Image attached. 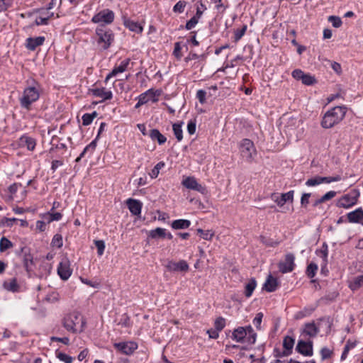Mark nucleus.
Masks as SVG:
<instances>
[{"mask_svg":"<svg viewBox=\"0 0 363 363\" xmlns=\"http://www.w3.org/2000/svg\"><path fill=\"white\" fill-rule=\"evenodd\" d=\"M61 325L68 333L80 334L86 328V320L80 312L72 311L64 314Z\"/></svg>","mask_w":363,"mask_h":363,"instance_id":"f257e3e1","label":"nucleus"},{"mask_svg":"<svg viewBox=\"0 0 363 363\" xmlns=\"http://www.w3.org/2000/svg\"><path fill=\"white\" fill-rule=\"evenodd\" d=\"M91 38L98 49L104 51L110 48L113 43L115 35L111 28L104 25H99L96 28L95 33Z\"/></svg>","mask_w":363,"mask_h":363,"instance_id":"f03ea898","label":"nucleus"},{"mask_svg":"<svg viewBox=\"0 0 363 363\" xmlns=\"http://www.w3.org/2000/svg\"><path fill=\"white\" fill-rule=\"evenodd\" d=\"M347 108L345 106H337L328 110L321 120V126L330 129L340 123L345 118Z\"/></svg>","mask_w":363,"mask_h":363,"instance_id":"7ed1b4c3","label":"nucleus"},{"mask_svg":"<svg viewBox=\"0 0 363 363\" xmlns=\"http://www.w3.org/2000/svg\"><path fill=\"white\" fill-rule=\"evenodd\" d=\"M40 85L36 81H33L31 85L27 86L19 97V103L21 108L26 111H30L32 105L38 101L40 96Z\"/></svg>","mask_w":363,"mask_h":363,"instance_id":"20e7f679","label":"nucleus"},{"mask_svg":"<svg viewBox=\"0 0 363 363\" xmlns=\"http://www.w3.org/2000/svg\"><path fill=\"white\" fill-rule=\"evenodd\" d=\"M114 19V12L108 9H106L94 15L91 21L94 23H101L100 25L105 26L111 24Z\"/></svg>","mask_w":363,"mask_h":363,"instance_id":"39448f33","label":"nucleus"},{"mask_svg":"<svg viewBox=\"0 0 363 363\" xmlns=\"http://www.w3.org/2000/svg\"><path fill=\"white\" fill-rule=\"evenodd\" d=\"M239 148L241 155L247 161H252L257 154V151L253 142L247 138L241 140Z\"/></svg>","mask_w":363,"mask_h":363,"instance_id":"423d86ee","label":"nucleus"},{"mask_svg":"<svg viewBox=\"0 0 363 363\" xmlns=\"http://www.w3.org/2000/svg\"><path fill=\"white\" fill-rule=\"evenodd\" d=\"M130 59L125 58L119 64H116L112 70L106 75L104 82L106 84L111 78L117 77L119 74L130 69Z\"/></svg>","mask_w":363,"mask_h":363,"instance_id":"0eeeda50","label":"nucleus"},{"mask_svg":"<svg viewBox=\"0 0 363 363\" xmlns=\"http://www.w3.org/2000/svg\"><path fill=\"white\" fill-rule=\"evenodd\" d=\"M359 195V192L354 190L352 192L342 196L337 200V206L344 208L352 207L357 203Z\"/></svg>","mask_w":363,"mask_h":363,"instance_id":"6e6552de","label":"nucleus"},{"mask_svg":"<svg viewBox=\"0 0 363 363\" xmlns=\"http://www.w3.org/2000/svg\"><path fill=\"white\" fill-rule=\"evenodd\" d=\"M57 274L61 279L67 280L72 274V269L70 267V262L67 257H64L57 266Z\"/></svg>","mask_w":363,"mask_h":363,"instance_id":"1a4fd4ad","label":"nucleus"},{"mask_svg":"<svg viewBox=\"0 0 363 363\" xmlns=\"http://www.w3.org/2000/svg\"><path fill=\"white\" fill-rule=\"evenodd\" d=\"M113 347L121 353L130 355L138 349V345L135 342L129 341L114 343Z\"/></svg>","mask_w":363,"mask_h":363,"instance_id":"9d476101","label":"nucleus"},{"mask_svg":"<svg viewBox=\"0 0 363 363\" xmlns=\"http://www.w3.org/2000/svg\"><path fill=\"white\" fill-rule=\"evenodd\" d=\"M294 259L295 257L293 254H286L284 260L279 263V271L283 274L292 272L295 267Z\"/></svg>","mask_w":363,"mask_h":363,"instance_id":"9b49d317","label":"nucleus"},{"mask_svg":"<svg viewBox=\"0 0 363 363\" xmlns=\"http://www.w3.org/2000/svg\"><path fill=\"white\" fill-rule=\"evenodd\" d=\"M165 267L169 272H186L189 269V267L186 261L179 260V262H174L173 260L168 261Z\"/></svg>","mask_w":363,"mask_h":363,"instance_id":"f8f14e48","label":"nucleus"},{"mask_svg":"<svg viewBox=\"0 0 363 363\" xmlns=\"http://www.w3.org/2000/svg\"><path fill=\"white\" fill-rule=\"evenodd\" d=\"M182 184L186 189L197 191L202 194H205L207 191L206 188L199 184L196 179L193 177L185 178L183 179Z\"/></svg>","mask_w":363,"mask_h":363,"instance_id":"ddd939ff","label":"nucleus"},{"mask_svg":"<svg viewBox=\"0 0 363 363\" xmlns=\"http://www.w3.org/2000/svg\"><path fill=\"white\" fill-rule=\"evenodd\" d=\"M294 342L295 340L294 338L290 336H286L283 340L284 350L282 352L274 350V352H277L275 356L277 357H283L290 355L292 353Z\"/></svg>","mask_w":363,"mask_h":363,"instance_id":"4468645a","label":"nucleus"},{"mask_svg":"<svg viewBox=\"0 0 363 363\" xmlns=\"http://www.w3.org/2000/svg\"><path fill=\"white\" fill-rule=\"evenodd\" d=\"M90 92L94 96L101 99V102L111 100L113 98L112 91L105 87L93 88L90 89Z\"/></svg>","mask_w":363,"mask_h":363,"instance_id":"2eb2a0df","label":"nucleus"},{"mask_svg":"<svg viewBox=\"0 0 363 363\" xmlns=\"http://www.w3.org/2000/svg\"><path fill=\"white\" fill-rule=\"evenodd\" d=\"M123 24L131 32L137 34H142L143 32V24L134 21L128 17L123 18Z\"/></svg>","mask_w":363,"mask_h":363,"instance_id":"dca6fc26","label":"nucleus"},{"mask_svg":"<svg viewBox=\"0 0 363 363\" xmlns=\"http://www.w3.org/2000/svg\"><path fill=\"white\" fill-rule=\"evenodd\" d=\"M125 203L133 216H140L143 208V203L140 201L130 198L126 200Z\"/></svg>","mask_w":363,"mask_h":363,"instance_id":"f3484780","label":"nucleus"},{"mask_svg":"<svg viewBox=\"0 0 363 363\" xmlns=\"http://www.w3.org/2000/svg\"><path fill=\"white\" fill-rule=\"evenodd\" d=\"M294 191L291 190L287 193L281 194V196H277L276 194L271 195V199L277 203L280 207L283 206L287 201H292L294 199Z\"/></svg>","mask_w":363,"mask_h":363,"instance_id":"a211bd4d","label":"nucleus"},{"mask_svg":"<svg viewBox=\"0 0 363 363\" xmlns=\"http://www.w3.org/2000/svg\"><path fill=\"white\" fill-rule=\"evenodd\" d=\"M18 143L20 147H26L29 151H33L35 149L37 141L34 138L24 134L19 138Z\"/></svg>","mask_w":363,"mask_h":363,"instance_id":"6ab92c4d","label":"nucleus"},{"mask_svg":"<svg viewBox=\"0 0 363 363\" xmlns=\"http://www.w3.org/2000/svg\"><path fill=\"white\" fill-rule=\"evenodd\" d=\"M45 40L44 36H38L35 38H28L26 40V48L31 51H34L38 46L43 45Z\"/></svg>","mask_w":363,"mask_h":363,"instance_id":"aec40b11","label":"nucleus"},{"mask_svg":"<svg viewBox=\"0 0 363 363\" xmlns=\"http://www.w3.org/2000/svg\"><path fill=\"white\" fill-rule=\"evenodd\" d=\"M296 351L304 355L311 356L312 354V344L310 342L299 340L296 347Z\"/></svg>","mask_w":363,"mask_h":363,"instance_id":"412c9836","label":"nucleus"},{"mask_svg":"<svg viewBox=\"0 0 363 363\" xmlns=\"http://www.w3.org/2000/svg\"><path fill=\"white\" fill-rule=\"evenodd\" d=\"M347 216L350 223H361L363 225V210L362 208L348 213Z\"/></svg>","mask_w":363,"mask_h":363,"instance_id":"4be33fe9","label":"nucleus"},{"mask_svg":"<svg viewBox=\"0 0 363 363\" xmlns=\"http://www.w3.org/2000/svg\"><path fill=\"white\" fill-rule=\"evenodd\" d=\"M247 333L244 327H238L234 329L231 338L237 342H247Z\"/></svg>","mask_w":363,"mask_h":363,"instance_id":"5701e85b","label":"nucleus"},{"mask_svg":"<svg viewBox=\"0 0 363 363\" xmlns=\"http://www.w3.org/2000/svg\"><path fill=\"white\" fill-rule=\"evenodd\" d=\"M148 135L152 141H157L160 145L164 144L167 141V138L157 129H151Z\"/></svg>","mask_w":363,"mask_h":363,"instance_id":"b1692460","label":"nucleus"},{"mask_svg":"<svg viewBox=\"0 0 363 363\" xmlns=\"http://www.w3.org/2000/svg\"><path fill=\"white\" fill-rule=\"evenodd\" d=\"M278 284L277 279L269 275L264 284V289L268 292H273L277 290Z\"/></svg>","mask_w":363,"mask_h":363,"instance_id":"393cba45","label":"nucleus"},{"mask_svg":"<svg viewBox=\"0 0 363 363\" xmlns=\"http://www.w3.org/2000/svg\"><path fill=\"white\" fill-rule=\"evenodd\" d=\"M333 320L330 317L323 318L319 319V330L328 334L330 331Z\"/></svg>","mask_w":363,"mask_h":363,"instance_id":"a878e982","label":"nucleus"},{"mask_svg":"<svg viewBox=\"0 0 363 363\" xmlns=\"http://www.w3.org/2000/svg\"><path fill=\"white\" fill-rule=\"evenodd\" d=\"M3 286L5 289L11 292H17L19 290V285L16 278L5 281Z\"/></svg>","mask_w":363,"mask_h":363,"instance_id":"bb28decb","label":"nucleus"},{"mask_svg":"<svg viewBox=\"0 0 363 363\" xmlns=\"http://www.w3.org/2000/svg\"><path fill=\"white\" fill-rule=\"evenodd\" d=\"M191 225V221L186 219H178L174 220L171 226L173 229L179 230V229H186Z\"/></svg>","mask_w":363,"mask_h":363,"instance_id":"cd10ccee","label":"nucleus"},{"mask_svg":"<svg viewBox=\"0 0 363 363\" xmlns=\"http://www.w3.org/2000/svg\"><path fill=\"white\" fill-rule=\"evenodd\" d=\"M182 125L183 122L175 123L172 125V130L178 142L182 141L183 139Z\"/></svg>","mask_w":363,"mask_h":363,"instance_id":"c85d7f7f","label":"nucleus"},{"mask_svg":"<svg viewBox=\"0 0 363 363\" xmlns=\"http://www.w3.org/2000/svg\"><path fill=\"white\" fill-rule=\"evenodd\" d=\"M245 328V331L247 333V343L249 345H254L256 342L257 334L255 333L251 325H247L244 327Z\"/></svg>","mask_w":363,"mask_h":363,"instance_id":"c756f323","label":"nucleus"},{"mask_svg":"<svg viewBox=\"0 0 363 363\" xmlns=\"http://www.w3.org/2000/svg\"><path fill=\"white\" fill-rule=\"evenodd\" d=\"M257 286V281L255 279L252 278L247 284H246L245 287V295L246 297L249 298L252 295L254 290Z\"/></svg>","mask_w":363,"mask_h":363,"instance_id":"7c9ffc66","label":"nucleus"},{"mask_svg":"<svg viewBox=\"0 0 363 363\" xmlns=\"http://www.w3.org/2000/svg\"><path fill=\"white\" fill-rule=\"evenodd\" d=\"M149 237L152 239L165 238V228H157L151 230L149 233Z\"/></svg>","mask_w":363,"mask_h":363,"instance_id":"2f4dec72","label":"nucleus"},{"mask_svg":"<svg viewBox=\"0 0 363 363\" xmlns=\"http://www.w3.org/2000/svg\"><path fill=\"white\" fill-rule=\"evenodd\" d=\"M23 264L26 269L28 272L33 270V267L34 265L33 255L30 253L25 254L23 257Z\"/></svg>","mask_w":363,"mask_h":363,"instance_id":"473e14b6","label":"nucleus"},{"mask_svg":"<svg viewBox=\"0 0 363 363\" xmlns=\"http://www.w3.org/2000/svg\"><path fill=\"white\" fill-rule=\"evenodd\" d=\"M97 145V140L94 139L89 145H87L83 151L81 152V157H84L86 153H89L91 155L96 150Z\"/></svg>","mask_w":363,"mask_h":363,"instance_id":"72a5a7b5","label":"nucleus"},{"mask_svg":"<svg viewBox=\"0 0 363 363\" xmlns=\"http://www.w3.org/2000/svg\"><path fill=\"white\" fill-rule=\"evenodd\" d=\"M96 116L97 113L96 111H94L91 113H84L82 117V125L84 126L89 125L92 123L93 120L96 117Z\"/></svg>","mask_w":363,"mask_h":363,"instance_id":"f704fd0d","label":"nucleus"},{"mask_svg":"<svg viewBox=\"0 0 363 363\" xmlns=\"http://www.w3.org/2000/svg\"><path fill=\"white\" fill-rule=\"evenodd\" d=\"M165 166V163L163 161L159 162L149 173L150 177L152 179H155L158 177L160 169Z\"/></svg>","mask_w":363,"mask_h":363,"instance_id":"c9c22d12","label":"nucleus"},{"mask_svg":"<svg viewBox=\"0 0 363 363\" xmlns=\"http://www.w3.org/2000/svg\"><path fill=\"white\" fill-rule=\"evenodd\" d=\"M303 332L310 337L315 336L317 333V328L315 323H309L306 324Z\"/></svg>","mask_w":363,"mask_h":363,"instance_id":"e433bc0d","label":"nucleus"},{"mask_svg":"<svg viewBox=\"0 0 363 363\" xmlns=\"http://www.w3.org/2000/svg\"><path fill=\"white\" fill-rule=\"evenodd\" d=\"M13 245L6 237H2L0 240V252H5L8 249L13 247Z\"/></svg>","mask_w":363,"mask_h":363,"instance_id":"4c0bfd02","label":"nucleus"},{"mask_svg":"<svg viewBox=\"0 0 363 363\" xmlns=\"http://www.w3.org/2000/svg\"><path fill=\"white\" fill-rule=\"evenodd\" d=\"M247 25H243L242 28L234 30L233 41L235 43H238L242 38L247 30Z\"/></svg>","mask_w":363,"mask_h":363,"instance_id":"58836bf2","label":"nucleus"},{"mask_svg":"<svg viewBox=\"0 0 363 363\" xmlns=\"http://www.w3.org/2000/svg\"><path fill=\"white\" fill-rule=\"evenodd\" d=\"M338 293L335 291H333L328 293V294L321 297L320 301L327 304L330 302L334 301L337 297Z\"/></svg>","mask_w":363,"mask_h":363,"instance_id":"ea45409f","label":"nucleus"},{"mask_svg":"<svg viewBox=\"0 0 363 363\" xmlns=\"http://www.w3.org/2000/svg\"><path fill=\"white\" fill-rule=\"evenodd\" d=\"M51 245L54 247L61 248L63 245L62 235L55 234L52 239Z\"/></svg>","mask_w":363,"mask_h":363,"instance_id":"a19ab883","label":"nucleus"},{"mask_svg":"<svg viewBox=\"0 0 363 363\" xmlns=\"http://www.w3.org/2000/svg\"><path fill=\"white\" fill-rule=\"evenodd\" d=\"M172 55L177 60H180L182 59L183 55L182 52L181 42L174 43Z\"/></svg>","mask_w":363,"mask_h":363,"instance_id":"79ce46f5","label":"nucleus"},{"mask_svg":"<svg viewBox=\"0 0 363 363\" xmlns=\"http://www.w3.org/2000/svg\"><path fill=\"white\" fill-rule=\"evenodd\" d=\"M186 2L185 1L180 0L173 6V11L174 13H182L184 11Z\"/></svg>","mask_w":363,"mask_h":363,"instance_id":"37998d69","label":"nucleus"},{"mask_svg":"<svg viewBox=\"0 0 363 363\" xmlns=\"http://www.w3.org/2000/svg\"><path fill=\"white\" fill-rule=\"evenodd\" d=\"M152 94V89H150L138 96V99L144 105L150 101L149 95Z\"/></svg>","mask_w":363,"mask_h":363,"instance_id":"c03bdc74","label":"nucleus"},{"mask_svg":"<svg viewBox=\"0 0 363 363\" xmlns=\"http://www.w3.org/2000/svg\"><path fill=\"white\" fill-rule=\"evenodd\" d=\"M362 286H363V275L355 277L353 282L350 284V288L352 290H355Z\"/></svg>","mask_w":363,"mask_h":363,"instance_id":"a18cd8bd","label":"nucleus"},{"mask_svg":"<svg viewBox=\"0 0 363 363\" xmlns=\"http://www.w3.org/2000/svg\"><path fill=\"white\" fill-rule=\"evenodd\" d=\"M327 64H330V67L333 69V71L337 74L341 75L342 73L341 65L337 62L334 61H327Z\"/></svg>","mask_w":363,"mask_h":363,"instance_id":"49530a36","label":"nucleus"},{"mask_svg":"<svg viewBox=\"0 0 363 363\" xmlns=\"http://www.w3.org/2000/svg\"><path fill=\"white\" fill-rule=\"evenodd\" d=\"M94 245L97 249V254L99 256H101L104 255L105 250V243L104 240H94Z\"/></svg>","mask_w":363,"mask_h":363,"instance_id":"de8ad7c7","label":"nucleus"},{"mask_svg":"<svg viewBox=\"0 0 363 363\" xmlns=\"http://www.w3.org/2000/svg\"><path fill=\"white\" fill-rule=\"evenodd\" d=\"M13 0H0V13L7 11L13 5Z\"/></svg>","mask_w":363,"mask_h":363,"instance_id":"09e8293b","label":"nucleus"},{"mask_svg":"<svg viewBox=\"0 0 363 363\" xmlns=\"http://www.w3.org/2000/svg\"><path fill=\"white\" fill-rule=\"evenodd\" d=\"M261 242L267 247H275L280 243L279 241L274 240L272 239H267L263 236H261Z\"/></svg>","mask_w":363,"mask_h":363,"instance_id":"8fccbe9b","label":"nucleus"},{"mask_svg":"<svg viewBox=\"0 0 363 363\" xmlns=\"http://www.w3.org/2000/svg\"><path fill=\"white\" fill-rule=\"evenodd\" d=\"M225 326V319L223 317H219L216 318L214 323V327L215 328L218 330L221 331Z\"/></svg>","mask_w":363,"mask_h":363,"instance_id":"3c124183","label":"nucleus"},{"mask_svg":"<svg viewBox=\"0 0 363 363\" xmlns=\"http://www.w3.org/2000/svg\"><path fill=\"white\" fill-rule=\"evenodd\" d=\"M200 18H196V16H194L190 20H189L186 25H185V29L187 30H190L192 28H194L196 24L199 23Z\"/></svg>","mask_w":363,"mask_h":363,"instance_id":"603ef678","label":"nucleus"},{"mask_svg":"<svg viewBox=\"0 0 363 363\" xmlns=\"http://www.w3.org/2000/svg\"><path fill=\"white\" fill-rule=\"evenodd\" d=\"M197 233L203 239L206 240H211L213 236V233H212L211 230H203L199 228L197 230Z\"/></svg>","mask_w":363,"mask_h":363,"instance_id":"864d4df0","label":"nucleus"},{"mask_svg":"<svg viewBox=\"0 0 363 363\" xmlns=\"http://www.w3.org/2000/svg\"><path fill=\"white\" fill-rule=\"evenodd\" d=\"M328 21H330L335 28H340L342 24L341 18L336 16H330L328 17Z\"/></svg>","mask_w":363,"mask_h":363,"instance_id":"5fc2aeb1","label":"nucleus"},{"mask_svg":"<svg viewBox=\"0 0 363 363\" xmlns=\"http://www.w3.org/2000/svg\"><path fill=\"white\" fill-rule=\"evenodd\" d=\"M196 130V119H191L187 123V131L189 135H194Z\"/></svg>","mask_w":363,"mask_h":363,"instance_id":"6e6d98bb","label":"nucleus"},{"mask_svg":"<svg viewBox=\"0 0 363 363\" xmlns=\"http://www.w3.org/2000/svg\"><path fill=\"white\" fill-rule=\"evenodd\" d=\"M317 265L314 263H311L306 269V274L309 278H312L315 275L317 270Z\"/></svg>","mask_w":363,"mask_h":363,"instance_id":"4d7b16f0","label":"nucleus"},{"mask_svg":"<svg viewBox=\"0 0 363 363\" xmlns=\"http://www.w3.org/2000/svg\"><path fill=\"white\" fill-rule=\"evenodd\" d=\"M50 18V16H40L35 18V24L36 26L48 25Z\"/></svg>","mask_w":363,"mask_h":363,"instance_id":"13d9d810","label":"nucleus"},{"mask_svg":"<svg viewBox=\"0 0 363 363\" xmlns=\"http://www.w3.org/2000/svg\"><path fill=\"white\" fill-rule=\"evenodd\" d=\"M263 316V313L262 312H259L256 314L255 318L252 320L254 325L256 327L257 330L261 329V323L262 321Z\"/></svg>","mask_w":363,"mask_h":363,"instance_id":"bf43d9fd","label":"nucleus"},{"mask_svg":"<svg viewBox=\"0 0 363 363\" xmlns=\"http://www.w3.org/2000/svg\"><path fill=\"white\" fill-rule=\"evenodd\" d=\"M301 82L303 84L309 86L314 84L316 82V79L314 76H312L309 74H305Z\"/></svg>","mask_w":363,"mask_h":363,"instance_id":"052dcab7","label":"nucleus"},{"mask_svg":"<svg viewBox=\"0 0 363 363\" xmlns=\"http://www.w3.org/2000/svg\"><path fill=\"white\" fill-rule=\"evenodd\" d=\"M56 355H57V357L60 360H61L65 363H72V362H73V358L65 353L60 352H57Z\"/></svg>","mask_w":363,"mask_h":363,"instance_id":"680f3d73","label":"nucleus"},{"mask_svg":"<svg viewBox=\"0 0 363 363\" xmlns=\"http://www.w3.org/2000/svg\"><path fill=\"white\" fill-rule=\"evenodd\" d=\"M196 97L201 104H205L206 101V91L203 89L198 90Z\"/></svg>","mask_w":363,"mask_h":363,"instance_id":"e2e57ef3","label":"nucleus"},{"mask_svg":"<svg viewBox=\"0 0 363 363\" xmlns=\"http://www.w3.org/2000/svg\"><path fill=\"white\" fill-rule=\"evenodd\" d=\"M340 180V177H319V184L321 183H330L333 182H337Z\"/></svg>","mask_w":363,"mask_h":363,"instance_id":"0e129e2a","label":"nucleus"},{"mask_svg":"<svg viewBox=\"0 0 363 363\" xmlns=\"http://www.w3.org/2000/svg\"><path fill=\"white\" fill-rule=\"evenodd\" d=\"M337 194L336 191H330L323 195L320 199H319V203H323L326 201H328L333 198H334Z\"/></svg>","mask_w":363,"mask_h":363,"instance_id":"69168bd1","label":"nucleus"},{"mask_svg":"<svg viewBox=\"0 0 363 363\" xmlns=\"http://www.w3.org/2000/svg\"><path fill=\"white\" fill-rule=\"evenodd\" d=\"M46 300L51 303H55L60 300L59 294L56 291H52L47 296Z\"/></svg>","mask_w":363,"mask_h":363,"instance_id":"338daca9","label":"nucleus"},{"mask_svg":"<svg viewBox=\"0 0 363 363\" xmlns=\"http://www.w3.org/2000/svg\"><path fill=\"white\" fill-rule=\"evenodd\" d=\"M291 75L296 80H302L305 75V73L302 70L296 69L292 72Z\"/></svg>","mask_w":363,"mask_h":363,"instance_id":"774afa93","label":"nucleus"}]
</instances>
